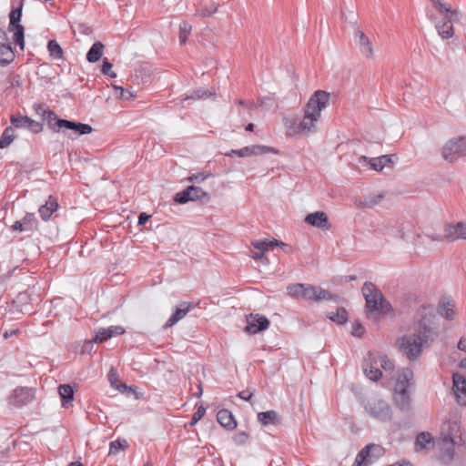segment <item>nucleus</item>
Returning a JSON list of instances; mask_svg holds the SVG:
<instances>
[{"label": "nucleus", "instance_id": "obj_13", "mask_svg": "<svg viewBox=\"0 0 466 466\" xmlns=\"http://www.w3.org/2000/svg\"><path fill=\"white\" fill-rule=\"evenodd\" d=\"M365 408L372 417L381 421L390 420L391 418V409L388 402L383 400H372L368 402Z\"/></svg>", "mask_w": 466, "mask_h": 466}, {"label": "nucleus", "instance_id": "obj_56", "mask_svg": "<svg viewBox=\"0 0 466 466\" xmlns=\"http://www.w3.org/2000/svg\"><path fill=\"white\" fill-rule=\"evenodd\" d=\"M252 396H253V392L248 391V390H242L238 394V398H240L241 400H247V401L250 400Z\"/></svg>", "mask_w": 466, "mask_h": 466}, {"label": "nucleus", "instance_id": "obj_26", "mask_svg": "<svg viewBox=\"0 0 466 466\" xmlns=\"http://www.w3.org/2000/svg\"><path fill=\"white\" fill-rule=\"evenodd\" d=\"M191 305L186 302H183L180 307H177L174 313L170 316V318L164 324V329H167L175 325L180 319H182L187 313L190 310Z\"/></svg>", "mask_w": 466, "mask_h": 466}, {"label": "nucleus", "instance_id": "obj_63", "mask_svg": "<svg viewBox=\"0 0 466 466\" xmlns=\"http://www.w3.org/2000/svg\"><path fill=\"white\" fill-rule=\"evenodd\" d=\"M457 348L460 350L466 352V339L461 338V339L458 342Z\"/></svg>", "mask_w": 466, "mask_h": 466}, {"label": "nucleus", "instance_id": "obj_51", "mask_svg": "<svg viewBox=\"0 0 466 466\" xmlns=\"http://www.w3.org/2000/svg\"><path fill=\"white\" fill-rule=\"evenodd\" d=\"M108 380L110 382V385L113 387V388H116L117 387V385L119 384V380H118V374H117V370L116 369H115L114 367H112L108 372Z\"/></svg>", "mask_w": 466, "mask_h": 466}, {"label": "nucleus", "instance_id": "obj_59", "mask_svg": "<svg viewBox=\"0 0 466 466\" xmlns=\"http://www.w3.org/2000/svg\"><path fill=\"white\" fill-rule=\"evenodd\" d=\"M393 155H382L380 157V159L381 160V163L383 165V167H386L387 165L392 163V158Z\"/></svg>", "mask_w": 466, "mask_h": 466}, {"label": "nucleus", "instance_id": "obj_10", "mask_svg": "<svg viewBox=\"0 0 466 466\" xmlns=\"http://www.w3.org/2000/svg\"><path fill=\"white\" fill-rule=\"evenodd\" d=\"M466 155V137L450 139L442 148V157L451 163Z\"/></svg>", "mask_w": 466, "mask_h": 466}, {"label": "nucleus", "instance_id": "obj_3", "mask_svg": "<svg viewBox=\"0 0 466 466\" xmlns=\"http://www.w3.org/2000/svg\"><path fill=\"white\" fill-rule=\"evenodd\" d=\"M330 94L324 90H317L309 97L304 110V117L294 126L296 133H309L315 129V122L320 117V113L329 102Z\"/></svg>", "mask_w": 466, "mask_h": 466}, {"label": "nucleus", "instance_id": "obj_27", "mask_svg": "<svg viewBox=\"0 0 466 466\" xmlns=\"http://www.w3.org/2000/svg\"><path fill=\"white\" fill-rule=\"evenodd\" d=\"M384 194H370L363 196L355 201V205L362 208H371L378 205L382 198Z\"/></svg>", "mask_w": 466, "mask_h": 466}, {"label": "nucleus", "instance_id": "obj_39", "mask_svg": "<svg viewBox=\"0 0 466 466\" xmlns=\"http://www.w3.org/2000/svg\"><path fill=\"white\" fill-rule=\"evenodd\" d=\"M47 50L49 52V56L51 58H53V59L63 58L64 51L56 40L52 39V40L48 41Z\"/></svg>", "mask_w": 466, "mask_h": 466}, {"label": "nucleus", "instance_id": "obj_55", "mask_svg": "<svg viewBox=\"0 0 466 466\" xmlns=\"http://www.w3.org/2000/svg\"><path fill=\"white\" fill-rule=\"evenodd\" d=\"M426 237L429 238L431 241H443L447 240L446 233L444 235L441 234H426Z\"/></svg>", "mask_w": 466, "mask_h": 466}, {"label": "nucleus", "instance_id": "obj_54", "mask_svg": "<svg viewBox=\"0 0 466 466\" xmlns=\"http://www.w3.org/2000/svg\"><path fill=\"white\" fill-rule=\"evenodd\" d=\"M22 222L24 223L25 226L35 223V214H33V213H26L25 216L24 217Z\"/></svg>", "mask_w": 466, "mask_h": 466}, {"label": "nucleus", "instance_id": "obj_2", "mask_svg": "<svg viewBox=\"0 0 466 466\" xmlns=\"http://www.w3.org/2000/svg\"><path fill=\"white\" fill-rule=\"evenodd\" d=\"M36 112L54 132H64L69 138L90 134L93 127L85 123L59 118L55 111L46 109L39 105Z\"/></svg>", "mask_w": 466, "mask_h": 466}, {"label": "nucleus", "instance_id": "obj_53", "mask_svg": "<svg viewBox=\"0 0 466 466\" xmlns=\"http://www.w3.org/2000/svg\"><path fill=\"white\" fill-rule=\"evenodd\" d=\"M210 175H204L203 173H197L190 176L187 179L191 182H202Z\"/></svg>", "mask_w": 466, "mask_h": 466}, {"label": "nucleus", "instance_id": "obj_41", "mask_svg": "<svg viewBox=\"0 0 466 466\" xmlns=\"http://www.w3.org/2000/svg\"><path fill=\"white\" fill-rule=\"evenodd\" d=\"M359 163L360 164H370L371 169L375 171H381L384 167L381 163L380 157H368L366 156H361L359 158Z\"/></svg>", "mask_w": 466, "mask_h": 466}, {"label": "nucleus", "instance_id": "obj_48", "mask_svg": "<svg viewBox=\"0 0 466 466\" xmlns=\"http://www.w3.org/2000/svg\"><path fill=\"white\" fill-rule=\"evenodd\" d=\"M206 409L202 405L198 407L197 410L192 415L189 425L194 426L198 421H199L204 417Z\"/></svg>", "mask_w": 466, "mask_h": 466}, {"label": "nucleus", "instance_id": "obj_17", "mask_svg": "<svg viewBox=\"0 0 466 466\" xmlns=\"http://www.w3.org/2000/svg\"><path fill=\"white\" fill-rule=\"evenodd\" d=\"M378 365L374 359V352L369 351L363 358L362 369L365 376L372 381H378L382 377V372Z\"/></svg>", "mask_w": 466, "mask_h": 466}, {"label": "nucleus", "instance_id": "obj_6", "mask_svg": "<svg viewBox=\"0 0 466 466\" xmlns=\"http://www.w3.org/2000/svg\"><path fill=\"white\" fill-rule=\"evenodd\" d=\"M288 295L296 299L314 302L332 299V295L319 287L311 284L296 283L287 287Z\"/></svg>", "mask_w": 466, "mask_h": 466}, {"label": "nucleus", "instance_id": "obj_24", "mask_svg": "<svg viewBox=\"0 0 466 466\" xmlns=\"http://www.w3.org/2000/svg\"><path fill=\"white\" fill-rule=\"evenodd\" d=\"M125 332V329L122 326H110L106 329H99L94 338L95 342H105L111 339L115 335H121Z\"/></svg>", "mask_w": 466, "mask_h": 466}, {"label": "nucleus", "instance_id": "obj_61", "mask_svg": "<svg viewBox=\"0 0 466 466\" xmlns=\"http://www.w3.org/2000/svg\"><path fill=\"white\" fill-rule=\"evenodd\" d=\"M150 218V215H147V213H140L139 216H138V221H137V224L138 225H144Z\"/></svg>", "mask_w": 466, "mask_h": 466}, {"label": "nucleus", "instance_id": "obj_20", "mask_svg": "<svg viewBox=\"0 0 466 466\" xmlns=\"http://www.w3.org/2000/svg\"><path fill=\"white\" fill-rule=\"evenodd\" d=\"M393 400L398 409L402 411H408L410 410L411 398L408 389L394 388Z\"/></svg>", "mask_w": 466, "mask_h": 466}, {"label": "nucleus", "instance_id": "obj_44", "mask_svg": "<svg viewBox=\"0 0 466 466\" xmlns=\"http://www.w3.org/2000/svg\"><path fill=\"white\" fill-rule=\"evenodd\" d=\"M192 26L189 23L183 21L179 25V42L184 45L190 34Z\"/></svg>", "mask_w": 466, "mask_h": 466}, {"label": "nucleus", "instance_id": "obj_64", "mask_svg": "<svg viewBox=\"0 0 466 466\" xmlns=\"http://www.w3.org/2000/svg\"><path fill=\"white\" fill-rule=\"evenodd\" d=\"M264 251H261V250H258V252H257L255 255H254V258L256 259H263L265 258L264 256Z\"/></svg>", "mask_w": 466, "mask_h": 466}, {"label": "nucleus", "instance_id": "obj_52", "mask_svg": "<svg viewBox=\"0 0 466 466\" xmlns=\"http://www.w3.org/2000/svg\"><path fill=\"white\" fill-rule=\"evenodd\" d=\"M116 390H119L121 393L130 395L131 393L135 392V389L131 386L127 385L124 382H119L117 387L115 388Z\"/></svg>", "mask_w": 466, "mask_h": 466}, {"label": "nucleus", "instance_id": "obj_21", "mask_svg": "<svg viewBox=\"0 0 466 466\" xmlns=\"http://www.w3.org/2000/svg\"><path fill=\"white\" fill-rule=\"evenodd\" d=\"M305 222H307L309 225L312 227L323 230H329L331 227L329 222V218L327 214L323 211H316L307 215L305 218Z\"/></svg>", "mask_w": 466, "mask_h": 466}, {"label": "nucleus", "instance_id": "obj_9", "mask_svg": "<svg viewBox=\"0 0 466 466\" xmlns=\"http://www.w3.org/2000/svg\"><path fill=\"white\" fill-rule=\"evenodd\" d=\"M396 347L399 351L405 356L410 361L418 360L426 347V344L412 334H405L396 340Z\"/></svg>", "mask_w": 466, "mask_h": 466}, {"label": "nucleus", "instance_id": "obj_34", "mask_svg": "<svg viewBox=\"0 0 466 466\" xmlns=\"http://www.w3.org/2000/svg\"><path fill=\"white\" fill-rule=\"evenodd\" d=\"M104 45L102 42L100 41H96L95 42L91 47L89 48L87 54H86V60L89 62V63H96L97 62L102 55H103V50H104Z\"/></svg>", "mask_w": 466, "mask_h": 466}, {"label": "nucleus", "instance_id": "obj_11", "mask_svg": "<svg viewBox=\"0 0 466 466\" xmlns=\"http://www.w3.org/2000/svg\"><path fill=\"white\" fill-rule=\"evenodd\" d=\"M197 200L207 203L209 200V196L201 187L196 186H188L174 196V201L178 204H186L189 201Z\"/></svg>", "mask_w": 466, "mask_h": 466}, {"label": "nucleus", "instance_id": "obj_36", "mask_svg": "<svg viewBox=\"0 0 466 466\" xmlns=\"http://www.w3.org/2000/svg\"><path fill=\"white\" fill-rule=\"evenodd\" d=\"M15 138V127L12 125L5 127L0 137V149L7 147Z\"/></svg>", "mask_w": 466, "mask_h": 466}, {"label": "nucleus", "instance_id": "obj_14", "mask_svg": "<svg viewBox=\"0 0 466 466\" xmlns=\"http://www.w3.org/2000/svg\"><path fill=\"white\" fill-rule=\"evenodd\" d=\"M35 390L28 387H18L13 390L10 404L21 408L35 400Z\"/></svg>", "mask_w": 466, "mask_h": 466}, {"label": "nucleus", "instance_id": "obj_32", "mask_svg": "<svg viewBox=\"0 0 466 466\" xmlns=\"http://www.w3.org/2000/svg\"><path fill=\"white\" fill-rule=\"evenodd\" d=\"M454 303L451 299H443L440 301L441 315L448 320H452L455 317Z\"/></svg>", "mask_w": 466, "mask_h": 466}, {"label": "nucleus", "instance_id": "obj_57", "mask_svg": "<svg viewBox=\"0 0 466 466\" xmlns=\"http://www.w3.org/2000/svg\"><path fill=\"white\" fill-rule=\"evenodd\" d=\"M11 44L6 32L0 28V45Z\"/></svg>", "mask_w": 466, "mask_h": 466}, {"label": "nucleus", "instance_id": "obj_12", "mask_svg": "<svg viewBox=\"0 0 466 466\" xmlns=\"http://www.w3.org/2000/svg\"><path fill=\"white\" fill-rule=\"evenodd\" d=\"M268 153L278 154V150L268 146L252 145L244 147L240 149H232L229 152H227L225 155L230 157H246L250 156H260Z\"/></svg>", "mask_w": 466, "mask_h": 466}, {"label": "nucleus", "instance_id": "obj_16", "mask_svg": "<svg viewBox=\"0 0 466 466\" xmlns=\"http://www.w3.org/2000/svg\"><path fill=\"white\" fill-rule=\"evenodd\" d=\"M11 125L15 128H25L35 134L40 133L43 130V125L27 116L12 115L10 116Z\"/></svg>", "mask_w": 466, "mask_h": 466}, {"label": "nucleus", "instance_id": "obj_18", "mask_svg": "<svg viewBox=\"0 0 466 466\" xmlns=\"http://www.w3.org/2000/svg\"><path fill=\"white\" fill-rule=\"evenodd\" d=\"M446 238L448 241H455L458 239L466 240V223L458 222L456 224H446L444 226Z\"/></svg>", "mask_w": 466, "mask_h": 466}, {"label": "nucleus", "instance_id": "obj_37", "mask_svg": "<svg viewBox=\"0 0 466 466\" xmlns=\"http://www.w3.org/2000/svg\"><path fill=\"white\" fill-rule=\"evenodd\" d=\"M374 359L377 360V363L380 365V367L385 371H393L394 370V363L391 360H390L387 355L380 353V352H374Z\"/></svg>", "mask_w": 466, "mask_h": 466}, {"label": "nucleus", "instance_id": "obj_38", "mask_svg": "<svg viewBox=\"0 0 466 466\" xmlns=\"http://www.w3.org/2000/svg\"><path fill=\"white\" fill-rule=\"evenodd\" d=\"M376 446L374 444L367 445L365 448H363L357 455L354 465L353 466H360L362 463H370V450L375 449Z\"/></svg>", "mask_w": 466, "mask_h": 466}, {"label": "nucleus", "instance_id": "obj_40", "mask_svg": "<svg viewBox=\"0 0 466 466\" xmlns=\"http://www.w3.org/2000/svg\"><path fill=\"white\" fill-rule=\"evenodd\" d=\"M328 318L331 321L339 325H342L348 321V312L344 308H339L336 310V312H330Z\"/></svg>", "mask_w": 466, "mask_h": 466}, {"label": "nucleus", "instance_id": "obj_33", "mask_svg": "<svg viewBox=\"0 0 466 466\" xmlns=\"http://www.w3.org/2000/svg\"><path fill=\"white\" fill-rule=\"evenodd\" d=\"M15 57L11 44L0 45V65L5 66L12 63Z\"/></svg>", "mask_w": 466, "mask_h": 466}, {"label": "nucleus", "instance_id": "obj_30", "mask_svg": "<svg viewBox=\"0 0 466 466\" xmlns=\"http://www.w3.org/2000/svg\"><path fill=\"white\" fill-rule=\"evenodd\" d=\"M58 393L61 399V404L64 408H68L74 400V390L69 384H61L58 387Z\"/></svg>", "mask_w": 466, "mask_h": 466}, {"label": "nucleus", "instance_id": "obj_28", "mask_svg": "<svg viewBox=\"0 0 466 466\" xmlns=\"http://www.w3.org/2000/svg\"><path fill=\"white\" fill-rule=\"evenodd\" d=\"M413 379V370L410 368H403L398 372V379L394 388L409 389Z\"/></svg>", "mask_w": 466, "mask_h": 466}, {"label": "nucleus", "instance_id": "obj_58", "mask_svg": "<svg viewBox=\"0 0 466 466\" xmlns=\"http://www.w3.org/2000/svg\"><path fill=\"white\" fill-rule=\"evenodd\" d=\"M12 229L15 230V231H24L26 229V228L25 227L24 223L19 220L15 221L13 226H12Z\"/></svg>", "mask_w": 466, "mask_h": 466}, {"label": "nucleus", "instance_id": "obj_50", "mask_svg": "<svg viewBox=\"0 0 466 466\" xmlns=\"http://www.w3.org/2000/svg\"><path fill=\"white\" fill-rule=\"evenodd\" d=\"M365 332V329L362 324L357 320L352 325L351 335L357 338H361Z\"/></svg>", "mask_w": 466, "mask_h": 466}, {"label": "nucleus", "instance_id": "obj_19", "mask_svg": "<svg viewBox=\"0 0 466 466\" xmlns=\"http://www.w3.org/2000/svg\"><path fill=\"white\" fill-rule=\"evenodd\" d=\"M355 43L360 47L361 54L367 58L373 56V48L369 37L360 28H355L354 32Z\"/></svg>", "mask_w": 466, "mask_h": 466}, {"label": "nucleus", "instance_id": "obj_49", "mask_svg": "<svg viewBox=\"0 0 466 466\" xmlns=\"http://www.w3.org/2000/svg\"><path fill=\"white\" fill-rule=\"evenodd\" d=\"M249 439V435L246 431H239L233 437V441L237 445H244Z\"/></svg>", "mask_w": 466, "mask_h": 466}, {"label": "nucleus", "instance_id": "obj_22", "mask_svg": "<svg viewBox=\"0 0 466 466\" xmlns=\"http://www.w3.org/2000/svg\"><path fill=\"white\" fill-rule=\"evenodd\" d=\"M453 390L457 400L461 405L466 406V378L463 375L454 373L452 375Z\"/></svg>", "mask_w": 466, "mask_h": 466}, {"label": "nucleus", "instance_id": "obj_8", "mask_svg": "<svg viewBox=\"0 0 466 466\" xmlns=\"http://www.w3.org/2000/svg\"><path fill=\"white\" fill-rule=\"evenodd\" d=\"M24 0H18L12 4V9L9 13V24L7 29L12 32L14 43L23 51L25 48V27L20 24Z\"/></svg>", "mask_w": 466, "mask_h": 466}, {"label": "nucleus", "instance_id": "obj_62", "mask_svg": "<svg viewBox=\"0 0 466 466\" xmlns=\"http://www.w3.org/2000/svg\"><path fill=\"white\" fill-rule=\"evenodd\" d=\"M273 243L275 244V247H280V248H289V250H292V247L289 244H286L280 240L273 239Z\"/></svg>", "mask_w": 466, "mask_h": 466}, {"label": "nucleus", "instance_id": "obj_15", "mask_svg": "<svg viewBox=\"0 0 466 466\" xmlns=\"http://www.w3.org/2000/svg\"><path fill=\"white\" fill-rule=\"evenodd\" d=\"M269 325L270 321L267 317L250 313L247 316V325L244 331L248 334H257L266 330Z\"/></svg>", "mask_w": 466, "mask_h": 466}, {"label": "nucleus", "instance_id": "obj_35", "mask_svg": "<svg viewBox=\"0 0 466 466\" xmlns=\"http://www.w3.org/2000/svg\"><path fill=\"white\" fill-rule=\"evenodd\" d=\"M433 443V438L429 432H420L417 435L415 441L416 451H420L427 449L428 445Z\"/></svg>", "mask_w": 466, "mask_h": 466}, {"label": "nucleus", "instance_id": "obj_1", "mask_svg": "<svg viewBox=\"0 0 466 466\" xmlns=\"http://www.w3.org/2000/svg\"><path fill=\"white\" fill-rule=\"evenodd\" d=\"M437 319L435 309L431 305H421L415 312L412 335L422 339L426 347L439 337Z\"/></svg>", "mask_w": 466, "mask_h": 466}, {"label": "nucleus", "instance_id": "obj_31", "mask_svg": "<svg viewBox=\"0 0 466 466\" xmlns=\"http://www.w3.org/2000/svg\"><path fill=\"white\" fill-rule=\"evenodd\" d=\"M258 420L264 426L278 425L280 423V418L274 410H267L258 413Z\"/></svg>", "mask_w": 466, "mask_h": 466}, {"label": "nucleus", "instance_id": "obj_43", "mask_svg": "<svg viewBox=\"0 0 466 466\" xmlns=\"http://www.w3.org/2000/svg\"><path fill=\"white\" fill-rule=\"evenodd\" d=\"M251 245L261 251H268L272 250L275 248V244L273 243V240H269L268 238L261 239V240H254L251 242Z\"/></svg>", "mask_w": 466, "mask_h": 466}, {"label": "nucleus", "instance_id": "obj_4", "mask_svg": "<svg viewBox=\"0 0 466 466\" xmlns=\"http://www.w3.org/2000/svg\"><path fill=\"white\" fill-rule=\"evenodd\" d=\"M365 299V309L367 316L370 314H381L390 318L395 317V309L391 303L387 300L380 289L372 282L366 281L361 289Z\"/></svg>", "mask_w": 466, "mask_h": 466}, {"label": "nucleus", "instance_id": "obj_29", "mask_svg": "<svg viewBox=\"0 0 466 466\" xmlns=\"http://www.w3.org/2000/svg\"><path fill=\"white\" fill-rule=\"evenodd\" d=\"M218 422L228 430H234L237 427V421L235 420L231 411L228 410H221L217 414Z\"/></svg>", "mask_w": 466, "mask_h": 466}, {"label": "nucleus", "instance_id": "obj_46", "mask_svg": "<svg viewBox=\"0 0 466 466\" xmlns=\"http://www.w3.org/2000/svg\"><path fill=\"white\" fill-rule=\"evenodd\" d=\"M115 89L116 96L121 99L130 100L131 98L136 96V95L129 89H126L121 86H115Z\"/></svg>", "mask_w": 466, "mask_h": 466}, {"label": "nucleus", "instance_id": "obj_23", "mask_svg": "<svg viewBox=\"0 0 466 466\" xmlns=\"http://www.w3.org/2000/svg\"><path fill=\"white\" fill-rule=\"evenodd\" d=\"M195 15L209 17L218 11V4L213 0H197Z\"/></svg>", "mask_w": 466, "mask_h": 466}, {"label": "nucleus", "instance_id": "obj_45", "mask_svg": "<svg viewBox=\"0 0 466 466\" xmlns=\"http://www.w3.org/2000/svg\"><path fill=\"white\" fill-rule=\"evenodd\" d=\"M212 96V93L208 89H197L194 90L190 95L187 96L184 101L189 100V99H205L208 97H210Z\"/></svg>", "mask_w": 466, "mask_h": 466}, {"label": "nucleus", "instance_id": "obj_60", "mask_svg": "<svg viewBox=\"0 0 466 466\" xmlns=\"http://www.w3.org/2000/svg\"><path fill=\"white\" fill-rule=\"evenodd\" d=\"M19 332V329H6L4 331L3 333V337L4 339H9L11 338L12 336L17 334Z\"/></svg>", "mask_w": 466, "mask_h": 466}, {"label": "nucleus", "instance_id": "obj_47", "mask_svg": "<svg viewBox=\"0 0 466 466\" xmlns=\"http://www.w3.org/2000/svg\"><path fill=\"white\" fill-rule=\"evenodd\" d=\"M112 67H113L112 64L107 60V58H105L103 60V64L101 66V72L104 75L114 78L116 76V74L112 70Z\"/></svg>", "mask_w": 466, "mask_h": 466}, {"label": "nucleus", "instance_id": "obj_7", "mask_svg": "<svg viewBox=\"0 0 466 466\" xmlns=\"http://www.w3.org/2000/svg\"><path fill=\"white\" fill-rule=\"evenodd\" d=\"M459 431V425L455 421H448L443 423L441 431V453L439 461L448 465L454 458V437L453 431Z\"/></svg>", "mask_w": 466, "mask_h": 466}, {"label": "nucleus", "instance_id": "obj_42", "mask_svg": "<svg viewBox=\"0 0 466 466\" xmlns=\"http://www.w3.org/2000/svg\"><path fill=\"white\" fill-rule=\"evenodd\" d=\"M128 448V443L125 439H117L109 444V455H116L120 451H125Z\"/></svg>", "mask_w": 466, "mask_h": 466}, {"label": "nucleus", "instance_id": "obj_25", "mask_svg": "<svg viewBox=\"0 0 466 466\" xmlns=\"http://www.w3.org/2000/svg\"><path fill=\"white\" fill-rule=\"evenodd\" d=\"M58 202L56 198H54L53 196H49L48 199L46 201V203L42 206H40L38 209V213L40 218L44 221H47L53 213L58 208Z\"/></svg>", "mask_w": 466, "mask_h": 466}, {"label": "nucleus", "instance_id": "obj_5", "mask_svg": "<svg viewBox=\"0 0 466 466\" xmlns=\"http://www.w3.org/2000/svg\"><path fill=\"white\" fill-rule=\"evenodd\" d=\"M438 13L441 15V19L435 23V27L439 35L442 39H449L453 36V23L461 18V14L457 10L451 9L447 4L441 0H430Z\"/></svg>", "mask_w": 466, "mask_h": 466}]
</instances>
